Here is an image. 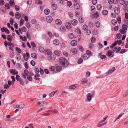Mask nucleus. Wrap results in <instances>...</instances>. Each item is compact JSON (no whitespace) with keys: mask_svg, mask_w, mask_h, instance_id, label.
<instances>
[{"mask_svg":"<svg viewBox=\"0 0 128 128\" xmlns=\"http://www.w3.org/2000/svg\"><path fill=\"white\" fill-rule=\"evenodd\" d=\"M59 62L60 64L64 66V67H67L68 65V63L66 59L64 57H62L59 60Z\"/></svg>","mask_w":128,"mask_h":128,"instance_id":"1","label":"nucleus"},{"mask_svg":"<svg viewBox=\"0 0 128 128\" xmlns=\"http://www.w3.org/2000/svg\"><path fill=\"white\" fill-rule=\"evenodd\" d=\"M15 4L14 0H10L9 2V4H6L5 6L6 8L8 9H9L10 8V6H12L13 5Z\"/></svg>","mask_w":128,"mask_h":128,"instance_id":"2","label":"nucleus"},{"mask_svg":"<svg viewBox=\"0 0 128 128\" xmlns=\"http://www.w3.org/2000/svg\"><path fill=\"white\" fill-rule=\"evenodd\" d=\"M78 50L76 48L72 49L70 51V53L71 54L75 55L78 53Z\"/></svg>","mask_w":128,"mask_h":128,"instance_id":"3","label":"nucleus"},{"mask_svg":"<svg viewBox=\"0 0 128 128\" xmlns=\"http://www.w3.org/2000/svg\"><path fill=\"white\" fill-rule=\"evenodd\" d=\"M24 74L22 75V77L23 78L26 79V76L28 75L29 72L27 70H25L24 71Z\"/></svg>","mask_w":128,"mask_h":128,"instance_id":"4","label":"nucleus"},{"mask_svg":"<svg viewBox=\"0 0 128 128\" xmlns=\"http://www.w3.org/2000/svg\"><path fill=\"white\" fill-rule=\"evenodd\" d=\"M116 69V68L115 67L111 69L110 70L105 74V76H106L109 74H112L115 70Z\"/></svg>","mask_w":128,"mask_h":128,"instance_id":"5","label":"nucleus"},{"mask_svg":"<svg viewBox=\"0 0 128 128\" xmlns=\"http://www.w3.org/2000/svg\"><path fill=\"white\" fill-rule=\"evenodd\" d=\"M10 72L13 75H18V72L16 71V70L12 69L10 70Z\"/></svg>","mask_w":128,"mask_h":128,"instance_id":"6","label":"nucleus"},{"mask_svg":"<svg viewBox=\"0 0 128 128\" xmlns=\"http://www.w3.org/2000/svg\"><path fill=\"white\" fill-rule=\"evenodd\" d=\"M108 2L110 4H116L118 3V0H108Z\"/></svg>","mask_w":128,"mask_h":128,"instance_id":"7","label":"nucleus"},{"mask_svg":"<svg viewBox=\"0 0 128 128\" xmlns=\"http://www.w3.org/2000/svg\"><path fill=\"white\" fill-rule=\"evenodd\" d=\"M46 20L48 22L50 23L52 21V18L51 16H48L46 17Z\"/></svg>","mask_w":128,"mask_h":128,"instance_id":"8","label":"nucleus"},{"mask_svg":"<svg viewBox=\"0 0 128 128\" xmlns=\"http://www.w3.org/2000/svg\"><path fill=\"white\" fill-rule=\"evenodd\" d=\"M1 30L3 32H5L8 34H9L10 32L7 28H6L5 27H4L3 28H1Z\"/></svg>","mask_w":128,"mask_h":128,"instance_id":"9","label":"nucleus"},{"mask_svg":"<svg viewBox=\"0 0 128 128\" xmlns=\"http://www.w3.org/2000/svg\"><path fill=\"white\" fill-rule=\"evenodd\" d=\"M56 24L58 26L62 24V22L61 20L59 19H57L56 20Z\"/></svg>","mask_w":128,"mask_h":128,"instance_id":"10","label":"nucleus"},{"mask_svg":"<svg viewBox=\"0 0 128 128\" xmlns=\"http://www.w3.org/2000/svg\"><path fill=\"white\" fill-rule=\"evenodd\" d=\"M114 12L116 14H118L120 12V10L118 7H116L114 8Z\"/></svg>","mask_w":128,"mask_h":128,"instance_id":"11","label":"nucleus"},{"mask_svg":"<svg viewBox=\"0 0 128 128\" xmlns=\"http://www.w3.org/2000/svg\"><path fill=\"white\" fill-rule=\"evenodd\" d=\"M74 8L76 10H78L80 8V6L79 4L77 2L74 3Z\"/></svg>","mask_w":128,"mask_h":128,"instance_id":"12","label":"nucleus"},{"mask_svg":"<svg viewBox=\"0 0 128 128\" xmlns=\"http://www.w3.org/2000/svg\"><path fill=\"white\" fill-rule=\"evenodd\" d=\"M78 22V21L76 19H74L72 20L71 24L74 26H76Z\"/></svg>","mask_w":128,"mask_h":128,"instance_id":"13","label":"nucleus"},{"mask_svg":"<svg viewBox=\"0 0 128 128\" xmlns=\"http://www.w3.org/2000/svg\"><path fill=\"white\" fill-rule=\"evenodd\" d=\"M113 52L109 50L108 52L107 56L109 58H110L111 57V56L112 55ZM113 56H112V57H113Z\"/></svg>","mask_w":128,"mask_h":128,"instance_id":"14","label":"nucleus"},{"mask_svg":"<svg viewBox=\"0 0 128 128\" xmlns=\"http://www.w3.org/2000/svg\"><path fill=\"white\" fill-rule=\"evenodd\" d=\"M53 42L54 44L56 46L58 45L60 43L59 40H55Z\"/></svg>","mask_w":128,"mask_h":128,"instance_id":"15","label":"nucleus"},{"mask_svg":"<svg viewBox=\"0 0 128 128\" xmlns=\"http://www.w3.org/2000/svg\"><path fill=\"white\" fill-rule=\"evenodd\" d=\"M38 50L39 52L41 53H43L44 51V49L41 46L39 47L38 48Z\"/></svg>","mask_w":128,"mask_h":128,"instance_id":"16","label":"nucleus"},{"mask_svg":"<svg viewBox=\"0 0 128 128\" xmlns=\"http://www.w3.org/2000/svg\"><path fill=\"white\" fill-rule=\"evenodd\" d=\"M56 70L58 72H60L62 70V68L61 66H57L56 68Z\"/></svg>","mask_w":128,"mask_h":128,"instance_id":"17","label":"nucleus"},{"mask_svg":"<svg viewBox=\"0 0 128 128\" xmlns=\"http://www.w3.org/2000/svg\"><path fill=\"white\" fill-rule=\"evenodd\" d=\"M71 45L74 46H75L77 45V43L76 41L75 40H72L70 43Z\"/></svg>","mask_w":128,"mask_h":128,"instance_id":"18","label":"nucleus"},{"mask_svg":"<svg viewBox=\"0 0 128 128\" xmlns=\"http://www.w3.org/2000/svg\"><path fill=\"white\" fill-rule=\"evenodd\" d=\"M123 6V9L124 10L125 12H128V6Z\"/></svg>","mask_w":128,"mask_h":128,"instance_id":"19","label":"nucleus"},{"mask_svg":"<svg viewBox=\"0 0 128 128\" xmlns=\"http://www.w3.org/2000/svg\"><path fill=\"white\" fill-rule=\"evenodd\" d=\"M52 7L54 10H56L58 8V6L55 4H53L52 5Z\"/></svg>","mask_w":128,"mask_h":128,"instance_id":"20","label":"nucleus"},{"mask_svg":"<svg viewBox=\"0 0 128 128\" xmlns=\"http://www.w3.org/2000/svg\"><path fill=\"white\" fill-rule=\"evenodd\" d=\"M88 81V80L87 78L83 79L81 80L82 84H84L86 83Z\"/></svg>","mask_w":128,"mask_h":128,"instance_id":"21","label":"nucleus"},{"mask_svg":"<svg viewBox=\"0 0 128 128\" xmlns=\"http://www.w3.org/2000/svg\"><path fill=\"white\" fill-rule=\"evenodd\" d=\"M15 16L16 18L19 19L20 18L21 16L18 12H16L15 14Z\"/></svg>","mask_w":128,"mask_h":128,"instance_id":"22","label":"nucleus"},{"mask_svg":"<svg viewBox=\"0 0 128 128\" xmlns=\"http://www.w3.org/2000/svg\"><path fill=\"white\" fill-rule=\"evenodd\" d=\"M60 28L61 31L62 32H65L66 30V28L64 26H61Z\"/></svg>","mask_w":128,"mask_h":128,"instance_id":"23","label":"nucleus"},{"mask_svg":"<svg viewBox=\"0 0 128 128\" xmlns=\"http://www.w3.org/2000/svg\"><path fill=\"white\" fill-rule=\"evenodd\" d=\"M50 10L48 9H46L44 10V12L45 14L48 15L50 12Z\"/></svg>","mask_w":128,"mask_h":128,"instance_id":"24","label":"nucleus"},{"mask_svg":"<svg viewBox=\"0 0 128 128\" xmlns=\"http://www.w3.org/2000/svg\"><path fill=\"white\" fill-rule=\"evenodd\" d=\"M20 108L21 109H23L25 106V105L22 102L20 103V105H19Z\"/></svg>","mask_w":128,"mask_h":128,"instance_id":"25","label":"nucleus"},{"mask_svg":"<svg viewBox=\"0 0 128 128\" xmlns=\"http://www.w3.org/2000/svg\"><path fill=\"white\" fill-rule=\"evenodd\" d=\"M95 25L97 28H99L100 26V22L98 21H96L95 23Z\"/></svg>","mask_w":128,"mask_h":128,"instance_id":"26","label":"nucleus"},{"mask_svg":"<svg viewBox=\"0 0 128 128\" xmlns=\"http://www.w3.org/2000/svg\"><path fill=\"white\" fill-rule=\"evenodd\" d=\"M31 56L33 58H37V55L35 53H32L31 55Z\"/></svg>","mask_w":128,"mask_h":128,"instance_id":"27","label":"nucleus"},{"mask_svg":"<svg viewBox=\"0 0 128 128\" xmlns=\"http://www.w3.org/2000/svg\"><path fill=\"white\" fill-rule=\"evenodd\" d=\"M108 14V11L106 10H104L102 12V14L104 16H106Z\"/></svg>","mask_w":128,"mask_h":128,"instance_id":"28","label":"nucleus"},{"mask_svg":"<svg viewBox=\"0 0 128 128\" xmlns=\"http://www.w3.org/2000/svg\"><path fill=\"white\" fill-rule=\"evenodd\" d=\"M90 57V56L86 54H85L83 57V58L84 60H87L88 58Z\"/></svg>","mask_w":128,"mask_h":128,"instance_id":"29","label":"nucleus"},{"mask_svg":"<svg viewBox=\"0 0 128 128\" xmlns=\"http://www.w3.org/2000/svg\"><path fill=\"white\" fill-rule=\"evenodd\" d=\"M26 36L27 38L30 40L31 39V37L30 36V34L29 32H27L26 34Z\"/></svg>","mask_w":128,"mask_h":128,"instance_id":"30","label":"nucleus"},{"mask_svg":"<svg viewBox=\"0 0 128 128\" xmlns=\"http://www.w3.org/2000/svg\"><path fill=\"white\" fill-rule=\"evenodd\" d=\"M83 29L85 31H86L88 30V26L86 25H84L83 26Z\"/></svg>","mask_w":128,"mask_h":128,"instance_id":"31","label":"nucleus"},{"mask_svg":"<svg viewBox=\"0 0 128 128\" xmlns=\"http://www.w3.org/2000/svg\"><path fill=\"white\" fill-rule=\"evenodd\" d=\"M118 42H116L112 44L110 46V48H113L117 45Z\"/></svg>","mask_w":128,"mask_h":128,"instance_id":"32","label":"nucleus"},{"mask_svg":"<svg viewBox=\"0 0 128 128\" xmlns=\"http://www.w3.org/2000/svg\"><path fill=\"white\" fill-rule=\"evenodd\" d=\"M54 54L57 56H59L61 52L58 51H56L54 52Z\"/></svg>","mask_w":128,"mask_h":128,"instance_id":"33","label":"nucleus"},{"mask_svg":"<svg viewBox=\"0 0 128 128\" xmlns=\"http://www.w3.org/2000/svg\"><path fill=\"white\" fill-rule=\"evenodd\" d=\"M86 54H87L89 56H92V53L91 51L89 50H87L86 51Z\"/></svg>","mask_w":128,"mask_h":128,"instance_id":"34","label":"nucleus"},{"mask_svg":"<svg viewBox=\"0 0 128 128\" xmlns=\"http://www.w3.org/2000/svg\"><path fill=\"white\" fill-rule=\"evenodd\" d=\"M92 33L94 35H96L98 33L97 31L94 29L93 30Z\"/></svg>","mask_w":128,"mask_h":128,"instance_id":"35","label":"nucleus"},{"mask_svg":"<svg viewBox=\"0 0 128 128\" xmlns=\"http://www.w3.org/2000/svg\"><path fill=\"white\" fill-rule=\"evenodd\" d=\"M55 69V67L53 66L50 67L49 68V70L50 71L53 72L54 70Z\"/></svg>","mask_w":128,"mask_h":128,"instance_id":"36","label":"nucleus"},{"mask_svg":"<svg viewBox=\"0 0 128 128\" xmlns=\"http://www.w3.org/2000/svg\"><path fill=\"white\" fill-rule=\"evenodd\" d=\"M97 7L98 10H100L102 8V6L100 4H98L97 5Z\"/></svg>","mask_w":128,"mask_h":128,"instance_id":"37","label":"nucleus"},{"mask_svg":"<svg viewBox=\"0 0 128 128\" xmlns=\"http://www.w3.org/2000/svg\"><path fill=\"white\" fill-rule=\"evenodd\" d=\"M48 104V103L45 102H41V106H46Z\"/></svg>","mask_w":128,"mask_h":128,"instance_id":"38","label":"nucleus"},{"mask_svg":"<svg viewBox=\"0 0 128 128\" xmlns=\"http://www.w3.org/2000/svg\"><path fill=\"white\" fill-rule=\"evenodd\" d=\"M112 24L114 26H116L117 24V21L115 20H113L112 21Z\"/></svg>","mask_w":128,"mask_h":128,"instance_id":"39","label":"nucleus"},{"mask_svg":"<svg viewBox=\"0 0 128 128\" xmlns=\"http://www.w3.org/2000/svg\"><path fill=\"white\" fill-rule=\"evenodd\" d=\"M18 82H20V83L21 85L22 86L24 85V82L22 78H20V79L18 81Z\"/></svg>","mask_w":128,"mask_h":128,"instance_id":"40","label":"nucleus"},{"mask_svg":"<svg viewBox=\"0 0 128 128\" xmlns=\"http://www.w3.org/2000/svg\"><path fill=\"white\" fill-rule=\"evenodd\" d=\"M16 51L18 53L20 54L22 52V50L20 48H16Z\"/></svg>","mask_w":128,"mask_h":128,"instance_id":"41","label":"nucleus"},{"mask_svg":"<svg viewBox=\"0 0 128 128\" xmlns=\"http://www.w3.org/2000/svg\"><path fill=\"white\" fill-rule=\"evenodd\" d=\"M26 78L28 80L30 81H32V78L31 76H28Z\"/></svg>","mask_w":128,"mask_h":128,"instance_id":"42","label":"nucleus"},{"mask_svg":"<svg viewBox=\"0 0 128 128\" xmlns=\"http://www.w3.org/2000/svg\"><path fill=\"white\" fill-rule=\"evenodd\" d=\"M16 59L18 60H20L21 58V57L20 54H18L16 56Z\"/></svg>","mask_w":128,"mask_h":128,"instance_id":"43","label":"nucleus"},{"mask_svg":"<svg viewBox=\"0 0 128 128\" xmlns=\"http://www.w3.org/2000/svg\"><path fill=\"white\" fill-rule=\"evenodd\" d=\"M14 55V53L13 52H10V56L11 58H12Z\"/></svg>","mask_w":128,"mask_h":128,"instance_id":"44","label":"nucleus"},{"mask_svg":"<svg viewBox=\"0 0 128 128\" xmlns=\"http://www.w3.org/2000/svg\"><path fill=\"white\" fill-rule=\"evenodd\" d=\"M89 24V26L91 28H92L94 26L93 23L92 22H90Z\"/></svg>","mask_w":128,"mask_h":128,"instance_id":"45","label":"nucleus"},{"mask_svg":"<svg viewBox=\"0 0 128 128\" xmlns=\"http://www.w3.org/2000/svg\"><path fill=\"white\" fill-rule=\"evenodd\" d=\"M84 19L82 18V17H80L79 18V21L81 23H82L84 22Z\"/></svg>","mask_w":128,"mask_h":128,"instance_id":"46","label":"nucleus"},{"mask_svg":"<svg viewBox=\"0 0 128 128\" xmlns=\"http://www.w3.org/2000/svg\"><path fill=\"white\" fill-rule=\"evenodd\" d=\"M76 33L78 34H81V31L78 28L76 29L75 31Z\"/></svg>","mask_w":128,"mask_h":128,"instance_id":"47","label":"nucleus"},{"mask_svg":"<svg viewBox=\"0 0 128 128\" xmlns=\"http://www.w3.org/2000/svg\"><path fill=\"white\" fill-rule=\"evenodd\" d=\"M31 22L32 24H35L36 23V21L35 20L32 19L31 20Z\"/></svg>","mask_w":128,"mask_h":128,"instance_id":"48","label":"nucleus"},{"mask_svg":"<svg viewBox=\"0 0 128 128\" xmlns=\"http://www.w3.org/2000/svg\"><path fill=\"white\" fill-rule=\"evenodd\" d=\"M127 26L126 25H124L122 26V28L124 30H126L127 29Z\"/></svg>","mask_w":128,"mask_h":128,"instance_id":"49","label":"nucleus"},{"mask_svg":"<svg viewBox=\"0 0 128 128\" xmlns=\"http://www.w3.org/2000/svg\"><path fill=\"white\" fill-rule=\"evenodd\" d=\"M22 30L23 32H26V31L27 30L26 28L24 27H22Z\"/></svg>","mask_w":128,"mask_h":128,"instance_id":"50","label":"nucleus"},{"mask_svg":"<svg viewBox=\"0 0 128 128\" xmlns=\"http://www.w3.org/2000/svg\"><path fill=\"white\" fill-rule=\"evenodd\" d=\"M36 3L37 4H42V2L40 0H37L36 1Z\"/></svg>","mask_w":128,"mask_h":128,"instance_id":"51","label":"nucleus"},{"mask_svg":"<svg viewBox=\"0 0 128 128\" xmlns=\"http://www.w3.org/2000/svg\"><path fill=\"white\" fill-rule=\"evenodd\" d=\"M12 36H11L8 35L7 37V39L10 42H11L12 40L11 39Z\"/></svg>","mask_w":128,"mask_h":128,"instance_id":"52","label":"nucleus"},{"mask_svg":"<svg viewBox=\"0 0 128 128\" xmlns=\"http://www.w3.org/2000/svg\"><path fill=\"white\" fill-rule=\"evenodd\" d=\"M48 58L49 60H54L55 59V58H53L52 56H50Z\"/></svg>","mask_w":128,"mask_h":128,"instance_id":"53","label":"nucleus"},{"mask_svg":"<svg viewBox=\"0 0 128 128\" xmlns=\"http://www.w3.org/2000/svg\"><path fill=\"white\" fill-rule=\"evenodd\" d=\"M76 87L75 85H73L70 86L69 88L71 89H74L76 88Z\"/></svg>","mask_w":128,"mask_h":128,"instance_id":"54","label":"nucleus"},{"mask_svg":"<svg viewBox=\"0 0 128 128\" xmlns=\"http://www.w3.org/2000/svg\"><path fill=\"white\" fill-rule=\"evenodd\" d=\"M122 116L121 115H119L117 118H116V119H115L114 121V122H115L118 120L120 119L122 117Z\"/></svg>","mask_w":128,"mask_h":128,"instance_id":"55","label":"nucleus"},{"mask_svg":"<svg viewBox=\"0 0 128 128\" xmlns=\"http://www.w3.org/2000/svg\"><path fill=\"white\" fill-rule=\"evenodd\" d=\"M15 8L16 10L17 11H18L20 10L19 6L17 5L15 6Z\"/></svg>","mask_w":128,"mask_h":128,"instance_id":"56","label":"nucleus"},{"mask_svg":"<svg viewBox=\"0 0 128 128\" xmlns=\"http://www.w3.org/2000/svg\"><path fill=\"white\" fill-rule=\"evenodd\" d=\"M46 52H47V54L48 55H50L52 54V52L51 50L49 49H48L47 50Z\"/></svg>","mask_w":128,"mask_h":128,"instance_id":"57","label":"nucleus"},{"mask_svg":"<svg viewBox=\"0 0 128 128\" xmlns=\"http://www.w3.org/2000/svg\"><path fill=\"white\" fill-rule=\"evenodd\" d=\"M69 36L70 39H72L74 37V36L73 34H69Z\"/></svg>","mask_w":128,"mask_h":128,"instance_id":"58","label":"nucleus"},{"mask_svg":"<svg viewBox=\"0 0 128 128\" xmlns=\"http://www.w3.org/2000/svg\"><path fill=\"white\" fill-rule=\"evenodd\" d=\"M26 27L28 28H30V24L28 22H26Z\"/></svg>","mask_w":128,"mask_h":128,"instance_id":"59","label":"nucleus"},{"mask_svg":"<svg viewBox=\"0 0 128 128\" xmlns=\"http://www.w3.org/2000/svg\"><path fill=\"white\" fill-rule=\"evenodd\" d=\"M88 96H87V99L89 101H90L91 100H92V97L90 95H88Z\"/></svg>","mask_w":128,"mask_h":128,"instance_id":"60","label":"nucleus"},{"mask_svg":"<svg viewBox=\"0 0 128 128\" xmlns=\"http://www.w3.org/2000/svg\"><path fill=\"white\" fill-rule=\"evenodd\" d=\"M120 32L122 34H125L126 33V32L125 30H124L122 29H121L120 30Z\"/></svg>","mask_w":128,"mask_h":128,"instance_id":"61","label":"nucleus"},{"mask_svg":"<svg viewBox=\"0 0 128 128\" xmlns=\"http://www.w3.org/2000/svg\"><path fill=\"white\" fill-rule=\"evenodd\" d=\"M68 14L70 18H72L73 17V14L72 12H70Z\"/></svg>","mask_w":128,"mask_h":128,"instance_id":"62","label":"nucleus"},{"mask_svg":"<svg viewBox=\"0 0 128 128\" xmlns=\"http://www.w3.org/2000/svg\"><path fill=\"white\" fill-rule=\"evenodd\" d=\"M126 52V50L124 49H122L120 52V54H124Z\"/></svg>","mask_w":128,"mask_h":128,"instance_id":"63","label":"nucleus"},{"mask_svg":"<svg viewBox=\"0 0 128 128\" xmlns=\"http://www.w3.org/2000/svg\"><path fill=\"white\" fill-rule=\"evenodd\" d=\"M72 5V3L71 2L68 1L67 2V5L69 7H70Z\"/></svg>","mask_w":128,"mask_h":128,"instance_id":"64","label":"nucleus"}]
</instances>
